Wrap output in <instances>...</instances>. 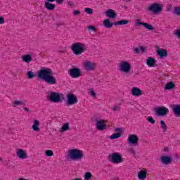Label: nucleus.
I'll list each match as a JSON object with an SVG mask.
<instances>
[{"instance_id": "30", "label": "nucleus", "mask_w": 180, "mask_h": 180, "mask_svg": "<svg viewBox=\"0 0 180 180\" xmlns=\"http://www.w3.org/2000/svg\"><path fill=\"white\" fill-rule=\"evenodd\" d=\"M129 23V20H122L120 21H116L114 25L115 26H122V25H127Z\"/></svg>"}, {"instance_id": "52", "label": "nucleus", "mask_w": 180, "mask_h": 180, "mask_svg": "<svg viewBox=\"0 0 180 180\" xmlns=\"http://www.w3.org/2000/svg\"><path fill=\"white\" fill-rule=\"evenodd\" d=\"M48 1V2H54V1H56V0H47Z\"/></svg>"}, {"instance_id": "11", "label": "nucleus", "mask_w": 180, "mask_h": 180, "mask_svg": "<svg viewBox=\"0 0 180 180\" xmlns=\"http://www.w3.org/2000/svg\"><path fill=\"white\" fill-rule=\"evenodd\" d=\"M83 67L86 71H94V70H95V67H96V65L94 62L85 60L83 63Z\"/></svg>"}, {"instance_id": "18", "label": "nucleus", "mask_w": 180, "mask_h": 180, "mask_svg": "<svg viewBox=\"0 0 180 180\" xmlns=\"http://www.w3.org/2000/svg\"><path fill=\"white\" fill-rule=\"evenodd\" d=\"M172 110L176 117H180V104H174L172 107Z\"/></svg>"}, {"instance_id": "40", "label": "nucleus", "mask_w": 180, "mask_h": 180, "mask_svg": "<svg viewBox=\"0 0 180 180\" xmlns=\"http://www.w3.org/2000/svg\"><path fill=\"white\" fill-rule=\"evenodd\" d=\"M146 50H147L146 46H139V51H141V53H146Z\"/></svg>"}, {"instance_id": "14", "label": "nucleus", "mask_w": 180, "mask_h": 180, "mask_svg": "<svg viewBox=\"0 0 180 180\" xmlns=\"http://www.w3.org/2000/svg\"><path fill=\"white\" fill-rule=\"evenodd\" d=\"M131 94L132 96H141V95H144V91L140 89L139 87H132L131 89Z\"/></svg>"}, {"instance_id": "20", "label": "nucleus", "mask_w": 180, "mask_h": 180, "mask_svg": "<svg viewBox=\"0 0 180 180\" xmlns=\"http://www.w3.org/2000/svg\"><path fill=\"white\" fill-rule=\"evenodd\" d=\"M146 64L150 68L157 67V60H155V58H154L148 57L146 59Z\"/></svg>"}, {"instance_id": "43", "label": "nucleus", "mask_w": 180, "mask_h": 180, "mask_svg": "<svg viewBox=\"0 0 180 180\" xmlns=\"http://www.w3.org/2000/svg\"><path fill=\"white\" fill-rule=\"evenodd\" d=\"M80 13H81V11H77V10L73 11V15H75V16H77V15H79Z\"/></svg>"}, {"instance_id": "15", "label": "nucleus", "mask_w": 180, "mask_h": 180, "mask_svg": "<svg viewBox=\"0 0 180 180\" xmlns=\"http://www.w3.org/2000/svg\"><path fill=\"white\" fill-rule=\"evenodd\" d=\"M96 127L98 130H106V121L99 120L96 123Z\"/></svg>"}, {"instance_id": "50", "label": "nucleus", "mask_w": 180, "mask_h": 180, "mask_svg": "<svg viewBox=\"0 0 180 180\" xmlns=\"http://www.w3.org/2000/svg\"><path fill=\"white\" fill-rule=\"evenodd\" d=\"M24 110L25 112H29L30 111L29 108H24Z\"/></svg>"}, {"instance_id": "27", "label": "nucleus", "mask_w": 180, "mask_h": 180, "mask_svg": "<svg viewBox=\"0 0 180 180\" xmlns=\"http://www.w3.org/2000/svg\"><path fill=\"white\" fill-rule=\"evenodd\" d=\"M174 88H175V84L172 82H167L165 86V89H166L167 91L174 89Z\"/></svg>"}, {"instance_id": "4", "label": "nucleus", "mask_w": 180, "mask_h": 180, "mask_svg": "<svg viewBox=\"0 0 180 180\" xmlns=\"http://www.w3.org/2000/svg\"><path fill=\"white\" fill-rule=\"evenodd\" d=\"M64 98L63 93L51 91L47 96L48 101H50L53 103H58L61 102V100Z\"/></svg>"}, {"instance_id": "9", "label": "nucleus", "mask_w": 180, "mask_h": 180, "mask_svg": "<svg viewBox=\"0 0 180 180\" xmlns=\"http://www.w3.org/2000/svg\"><path fill=\"white\" fill-rule=\"evenodd\" d=\"M109 158L110 161L113 164H120L122 162V155L117 153L110 154Z\"/></svg>"}, {"instance_id": "48", "label": "nucleus", "mask_w": 180, "mask_h": 180, "mask_svg": "<svg viewBox=\"0 0 180 180\" xmlns=\"http://www.w3.org/2000/svg\"><path fill=\"white\" fill-rule=\"evenodd\" d=\"M63 2H64V0H56V4H62Z\"/></svg>"}, {"instance_id": "24", "label": "nucleus", "mask_w": 180, "mask_h": 180, "mask_svg": "<svg viewBox=\"0 0 180 180\" xmlns=\"http://www.w3.org/2000/svg\"><path fill=\"white\" fill-rule=\"evenodd\" d=\"M138 178L140 180H144L146 178H147V171H146V170H141L138 173Z\"/></svg>"}, {"instance_id": "10", "label": "nucleus", "mask_w": 180, "mask_h": 180, "mask_svg": "<svg viewBox=\"0 0 180 180\" xmlns=\"http://www.w3.org/2000/svg\"><path fill=\"white\" fill-rule=\"evenodd\" d=\"M155 112L158 116H167L169 112V110L167 107H157L155 108Z\"/></svg>"}, {"instance_id": "28", "label": "nucleus", "mask_w": 180, "mask_h": 180, "mask_svg": "<svg viewBox=\"0 0 180 180\" xmlns=\"http://www.w3.org/2000/svg\"><path fill=\"white\" fill-rule=\"evenodd\" d=\"M22 60L24 61V63H30L32 61V56L27 54V55H23L22 56Z\"/></svg>"}, {"instance_id": "19", "label": "nucleus", "mask_w": 180, "mask_h": 180, "mask_svg": "<svg viewBox=\"0 0 180 180\" xmlns=\"http://www.w3.org/2000/svg\"><path fill=\"white\" fill-rule=\"evenodd\" d=\"M128 141L132 146H135V144H137L139 141V137L137 135L131 134L129 136Z\"/></svg>"}, {"instance_id": "47", "label": "nucleus", "mask_w": 180, "mask_h": 180, "mask_svg": "<svg viewBox=\"0 0 180 180\" xmlns=\"http://www.w3.org/2000/svg\"><path fill=\"white\" fill-rule=\"evenodd\" d=\"M68 5H69L70 8H72V6H74V3H72V1H68Z\"/></svg>"}, {"instance_id": "16", "label": "nucleus", "mask_w": 180, "mask_h": 180, "mask_svg": "<svg viewBox=\"0 0 180 180\" xmlns=\"http://www.w3.org/2000/svg\"><path fill=\"white\" fill-rule=\"evenodd\" d=\"M156 51L160 58H165V57H168V51H167V49L158 48Z\"/></svg>"}, {"instance_id": "23", "label": "nucleus", "mask_w": 180, "mask_h": 180, "mask_svg": "<svg viewBox=\"0 0 180 180\" xmlns=\"http://www.w3.org/2000/svg\"><path fill=\"white\" fill-rule=\"evenodd\" d=\"M103 25L105 29H110L113 27V23L110 22V20L105 19L103 22Z\"/></svg>"}, {"instance_id": "8", "label": "nucleus", "mask_w": 180, "mask_h": 180, "mask_svg": "<svg viewBox=\"0 0 180 180\" xmlns=\"http://www.w3.org/2000/svg\"><path fill=\"white\" fill-rule=\"evenodd\" d=\"M16 157L19 160H26L29 158V155H27V151L22 148L16 149L15 150Z\"/></svg>"}, {"instance_id": "41", "label": "nucleus", "mask_w": 180, "mask_h": 180, "mask_svg": "<svg viewBox=\"0 0 180 180\" xmlns=\"http://www.w3.org/2000/svg\"><path fill=\"white\" fill-rule=\"evenodd\" d=\"M120 105H115L113 108H112V110H114V112H116L117 110H120Z\"/></svg>"}, {"instance_id": "53", "label": "nucleus", "mask_w": 180, "mask_h": 180, "mask_svg": "<svg viewBox=\"0 0 180 180\" xmlns=\"http://www.w3.org/2000/svg\"><path fill=\"white\" fill-rule=\"evenodd\" d=\"M165 151H168V148H165Z\"/></svg>"}, {"instance_id": "12", "label": "nucleus", "mask_w": 180, "mask_h": 180, "mask_svg": "<svg viewBox=\"0 0 180 180\" xmlns=\"http://www.w3.org/2000/svg\"><path fill=\"white\" fill-rule=\"evenodd\" d=\"M134 26L135 27H137L138 26H143V27L148 30H154L153 25L148 23L141 22H140V19L136 20V22H135Z\"/></svg>"}, {"instance_id": "33", "label": "nucleus", "mask_w": 180, "mask_h": 180, "mask_svg": "<svg viewBox=\"0 0 180 180\" xmlns=\"http://www.w3.org/2000/svg\"><path fill=\"white\" fill-rule=\"evenodd\" d=\"M27 75L29 79H32V78H34V77H36V74L33 72V71L27 72Z\"/></svg>"}, {"instance_id": "6", "label": "nucleus", "mask_w": 180, "mask_h": 180, "mask_svg": "<svg viewBox=\"0 0 180 180\" xmlns=\"http://www.w3.org/2000/svg\"><path fill=\"white\" fill-rule=\"evenodd\" d=\"M148 9L150 12H152V13L158 15V13H161V12H162V4H152L148 6Z\"/></svg>"}, {"instance_id": "36", "label": "nucleus", "mask_w": 180, "mask_h": 180, "mask_svg": "<svg viewBox=\"0 0 180 180\" xmlns=\"http://www.w3.org/2000/svg\"><path fill=\"white\" fill-rule=\"evenodd\" d=\"M84 11L88 15H92V13H94V10H92V8H85Z\"/></svg>"}, {"instance_id": "3", "label": "nucleus", "mask_w": 180, "mask_h": 180, "mask_svg": "<svg viewBox=\"0 0 180 180\" xmlns=\"http://www.w3.org/2000/svg\"><path fill=\"white\" fill-rule=\"evenodd\" d=\"M71 50L75 56H81L82 53H85L86 45L81 42H77L72 45Z\"/></svg>"}, {"instance_id": "49", "label": "nucleus", "mask_w": 180, "mask_h": 180, "mask_svg": "<svg viewBox=\"0 0 180 180\" xmlns=\"http://www.w3.org/2000/svg\"><path fill=\"white\" fill-rule=\"evenodd\" d=\"M115 131H122V129L120 128L115 129Z\"/></svg>"}, {"instance_id": "37", "label": "nucleus", "mask_w": 180, "mask_h": 180, "mask_svg": "<svg viewBox=\"0 0 180 180\" xmlns=\"http://www.w3.org/2000/svg\"><path fill=\"white\" fill-rule=\"evenodd\" d=\"M89 94L91 95V96L93 98H96V93H95V91H94L92 89L89 90Z\"/></svg>"}, {"instance_id": "34", "label": "nucleus", "mask_w": 180, "mask_h": 180, "mask_svg": "<svg viewBox=\"0 0 180 180\" xmlns=\"http://www.w3.org/2000/svg\"><path fill=\"white\" fill-rule=\"evenodd\" d=\"M160 124L162 126V129L164 133H165V131H167V129H168V127H167V124H165L164 120L160 121Z\"/></svg>"}, {"instance_id": "32", "label": "nucleus", "mask_w": 180, "mask_h": 180, "mask_svg": "<svg viewBox=\"0 0 180 180\" xmlns=\"http://www.w3.org/2000/svg\"><path fill=\"white\" fill-rule=\"evenodd\" d=\"M121 136H122V133L117 132L111 135L110 136V140H116V139H119L120 137H121Z\"/></svg>"}, {"instance_id": "46", "label": "nucleus", "mask_w": 180, "mask_h": 180, "mask_svg": "<svg viewBox=\"0 0 180 180\" xmlns=\"http://www.w3.org/2000/svg\"><path fill=\"white\" fill-rule=\"evenodd\" d=\"M134 53H140V49H139V48L135 47V48H134Z\"/></svg>"}, {"instance_id": "38", "label": "nucleus", "mask_w": 180, "mask_h": 180, "mask_svg": "<svg viewBox=\"0 0 180 180\" xmlns=\"http://www.w3.org/2000/svg\"><path fill=\"white\" fill-rule=\"evenodd\" d=\"M174 13L176 15V16H180V7L174 8Z\"/></svg>"}, {"instance_id": "26", "label": "nucleus", "mask_w": 180, "mask_h": 180, "mask_svg": "<svg viewBox=\"0 0 180 180\" xmlns=\"http://www.w3.org/2000/svg\"><path fill=\"white\" fill-rule=\"evenodd\" d=\"M23 105H25V102H23L20 100H15L13 102V108H18V106H23Z\"/></svg>"}, {"instance_id": "39", "label": "nucleus", "mask_w": 180, "mask_h": 180, "mask_svg": "<svg viewBox=\"0 0 180 180\" xmlns=\"http://www.w3.org/2000/svg\"><path fill=\"white\" fill-rule=\"evenodd\" d=\"M147 120L149 123H151V124H154L155 123V120L153 117H148Z\"/></svg>"}, {"instance_id": "22", "label": "nucleus", "mask_w": 180, "mask_h": 180, "mask_svg": "<svg viewBox=\"0 0 180 180\" xmlns=\"http://www.w3.org/2000/svg\"><path fill=\"white\" fill-rule=\"evenodd\" d=\"M160 158L161 162L162 164H165V165H168V164H170L172 160V158L169 156H162Z\"/></svg>"}, {"instance_id": "25", "label": "nucleus", "mask_w": 180, "mask_h": 180, "mask_svg": "<svg viewBox=\"0 0 180 180\" xmlns=\"http://www.w3.org/2000/svg\"><path fill=\"white\" fill-rule=\"evenodd\" d=\"M68 130H70V123L65 122L62 125L60 131V133H65V131H68Z\"/></svg>"}, {"instance_id": "21", "label": "nucleus", "mask_w": 180, "mask_h": 180, "mask_svg": "<svg viewBox=\"0 0 180 180\" xmlns=\"http://www.w3.org/2000/svg\"><path fill=\"white\" fill-rule=\"evenodd\" d=\"M105 15L107 18H110V19H115V18H116V13L112 9H108L106 11Z\"/></svg>"}, {"instance_id": "7", "label": "nucleus", "mask_w": 180, "mask_h": 180, "mask_svg": "<svg viewBox=\"0 0 180 180\" xmlns=\"http://www.w3.org/2000/svg\"><path fill=\"white\" fill-rule=\"evenodd\" d=\"M66 103L68 106H72L78 103V98L72 94H69L67 95Z\"/></svg>"}, {"instance_id": "42", "label": "nucleus", "mask_w": 180, "mask_h": 180, "mask_svg": "<svg viewBox=\"0 0 180 180\" xmlns=\"http://www.w3.org/2000/svg\"><path fill=\"white\" fill-rule=\"evenodd\" d=\"M5 23V18L0 16V25H4Z\"/></svg>"}, {"instance_id": "44", "label": "nucleus", "mask_w": 180, "mask_h": 180, "mask_svg": "<svg viewBox=\"0 0 180 180\" xmlns=\"http://www.w3.org/2000/svg\"><path fill=\"white\" fill-rule=\"evenodd\" d=\"M88 29H89V30H92V32H96V30L95 29V27L94 26H92V25L89 26Z\"/></svg>"}, {"instance_id": "35", "label": "nucleus", "mask_w": 180, "mask_h": 180, "mask_svg": "<svg viewBox=\"0 0 180 180\" xmlns=\"http://www.w3.org/2000/svg\"><path fill=\"white\" fill-rule=\"evenodd\" d=\"M45 155L46 157H53L54 155V153H53V150H47L45 151Z\"/></svg>"}, {"instance_id": "2", "label": "nucleus", "mask_w": 180, "mask_h": 180, "mask_svg": "<svg viewBox=\"0 0 180 180\" xmlns=\"http://www.w3.org/2000/svg\"><path fill=\"white\" fill-rule=\"evenodd\" d=\"M68 157L72 161H81L84 158V150L78 148H71L68 151Z\"/></svg>"}, {"instance_id": "17", "label": "nucleus", "mask_w": 180, "mask_h": 180, "mask_svg": "<svg viewBox=\"0 0 180 180\" xmlns=\"http://www.w3.org/2000/svg\"><path fill=\"white\" fill-rule=\"evenodd\" d=\"M32 129L33 131H40V121L37 119L32 120Z\"/></svg>"}, {"instance_id": "29", "label": "nucleus", "mask_w": 180, "mask_h": 180, "mask_svg": "<svg viewBox=\"0 0 180 180\" xmlns=\"http://www.w3.org/2000/svg\"><path fill=\"white\" fill-rule=\"evenodd\" d=\"M45 8H46V9H48V11H53L54 9V8H56V5L53 4L50 2H46Z\"/></svg>"}, {"instance_id": "1", "label": "nucleus", "mask_w": 180, "mask_h": 180, "mask_svg": "<svg viewBox=\"0 0 180 180\" xmlns=\"http://www.w3.org/2000/svg\"><path fill=\"white\" fill-rule=\"evenodd\" d=\"M53 71L50 68H42L38 72V77L42 81L49 84L50 85H56L57 84V79L56 77L51 75Z\"/></svg>"}, {"instance_id": "31", "label": "nucleus", "mask_w": 180, "mask_h": 180, "mask_svg": "<svg viewBox=\"0 0 180 180\" xmlns=\"http://www.w3.org/2000/svg\"><path fill=\"white\" fill-rule=\"evenodd\" d=\"M83 178L84 180H92V173L89 172H86L84 174Z\"/></svg>"}, {"instance_id": "13", "label": "nucleus", "mask_w": 180, "mask_h": 180, "mask_svg": "<svg viewBox=\"0 0 180 180\" xmlns=\"http://www.w3.org/2000/svg\"><path fill=\"white\" fill-rule=\"evenodd\" d=\"M69 75L72 78H79V77H81V70L78 68H72L69 70Z\"/></svg>"}, {"instance_id": "51", "label": "nucleus", "mask_w": 180, "mask_h": 180, "mask_svg": "<svg viewBox=\"0 0 180 180\" xmlns=\"http://www.w3.org/2000/svg\"><path fill=\"white\" fill-rule=\"evenodd\" d=\"M129 152L131 153V154H134V150H129Z\"/></svg>"}, {"instance_id": "45", "label": "nucleus", "mask_w": 180, "mask_h": 180, "mask_svg": "<svg viewBox=\"0 0 180 180\" xmlns=\"http://www.w3.org/2000/svg\"><path fill=\"white\" fill-rule=\"evenodd\" d=\"M175 34L179 39H180V29L176 30Z\"/></svg>"}, {"instance_id": "5", "label": "nucleus", "mask_w": 180, "mask_h": 180, "mask_svg": "<svg viewBox=\"0 0 180 180\" xmlns=\"http://www.w3.org/2000/svg\"><path fill=\"white\" fill-rule=\"evenodd\" d=\"M118 68L120 72H123L124 74H129V72H130V70H131V65L130 63L126 60H123L119 63Z\"/></svg>"}]
</instances>
